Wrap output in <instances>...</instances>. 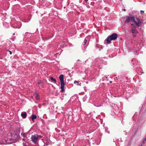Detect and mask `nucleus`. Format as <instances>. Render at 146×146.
I'll use <instances>...</instances> for the list:
<instances>
[{
  "mask_svg": "<svg viewBox=\"0 0 146 146\" xmlns=\"http://www.w3.org/2000/svg\"><path fill=\"white\" fill-rule=\"evenodd\" d=\"M130 31H131L130 33V34L133 37H136L138 32L135 26H134L133 27H131Z\"/></svg>",
  "mask_w": 146,
  "mask_h": 146,
  "instance_id": "4",
  "label": "nucleus"
},
{
  "mask_svg": "<svg viewBox=\"0 0 146 146\" xmlns=\"http://www.w3.org/2000/svg\"><path fill=\"white\" fill-rule=\"evenodd\" d=\"M42 138L41 135L38 134H35L32 135L31 137V141L35 144H36L37 141L40 139Z\"/></svg>",
  "mask_w": 146,
  "mask_h": 146,
  "instance_id": "2",
  "label": "nucleus"
},
{
  "mask_svg": "<svg viewBox=\"0 0 146 146\" xmlns=\"http://www.w3.org/2000/svg\"><path fill=\"white\" fill-rule=\"evenodd\" d=\"M135 23L136 27H139L141 25V21L139 19L137 18L136 19H134L133 21Z\"/></svg>",
  "mask_w": 146,
  "mask_h": 146,
  "instance_id": "5",
  "label": "nucleus"
},
{
  "mask_svg": "<svg viewBox=\"0 0 146 146\" xmlns=\"http://www.w3.org/2000/svg\"><path fill=\"white\" fill-rule=\"evenodd\" d=\"M144 12V11H143L142 10H141L140 11V13H141V14H143Z\"/></svg>",
  "mask_w": 146,
  "mask_h": 146,
  "instance_id": "14",
  "label": "nucleus"
},
{
  "mask_svg": "<svg viewBox=\"0 0 146 146\" xmlns=\"http://www.w3.org/2000/svg\"><path fill=\"white\" fill-rule=\"evenodd\" d=\"M143 141H144V142L145 143V142L146 141H145V140L144 139L143 140Z\"/></svg>",
  "mask_w": 146,
  "mask_h": 146,
  "instance_id": "18",
  "label": "nucleus"
},
{
  "mask_svg": "<svg viewBox=\"0 0 146 146\" xmlns=\"http://www.w3.org/2000/svg\"><path fill=\"white\" fill-rule=\"evenodd\" d=\"M118 37V35L116 33H114L112 34L110 36H108L106 39V40L107 44H110L111 40H115Z\"/></svg>",
  "mask_w": 146,
  "mask_h": 146,
  "instance_id": "1",
  "label": "nucleus"
},
{
  "mask_svg": "<svg viewBox=\"0 0 146 146\" xmlns=\"http://www.w3.org/2000/svg\"><path fill=\"white\" fill-rule=\"evenodd\" d=\"M42 83V81L40 80H38V82L37 83L36 85H38Z\"/></svg>",
  "mask_w": 146,
  "mask_h": 146,
  "instance_id": "11",
  "label": "nucleus"
},
{
  "mask_svg": "<svg viewBox=\"0 0 146 146\" xmlns=\"http://www.w3.org/2000/svg\"><path fill=\"white\" fill-rule=\"evenodd\" d=\"M27 113L25 112H22L21 115L23 118H25L27 116Z\"/></svg>",
  "mask_w": 146,
  "mask_h": 146,
  "instance_id": "7",
  "label": "nucleus"
},
{
  "mask_svg": "<svg viewBox=\"0 0 146 146\" xmlns=\"http://www.w3.org/2000/svg\"><path fill=\"white\" fill-rule=\"evenodd\" d=\"M79 82H80V81H78L75 80V81H74V83L75 84L76 83H77L78 85H79L80 86L81 84H79Z\"/></svg>",
  "mask_w": 146,
  "mask_h": 146,
  "instance_id": "12",
  "label": "nucleus"
},
{
  "mask_svg": "<svg viewBox=\"0 0 146 146\" xmlns=\"http://www.w3.org/2000/svg\"><path fill=\"white\" fill-rule=\"evenodd\" d=\"M34 96H35L36 100H38L39 99V96L37 93H36L34 95Z\"/></svg>",
  "mask_w": 146,
  "mask_h": 146,
  "instance_id": "8",
  "label": "nucleus"
},
{
  "mask_svg": "<svg viewBox=\"0 0 146 146\" xmlns=\"http://www.w3.org/2000/svg\"><path fill=\"white\" fill-rule=\"evenodd\" d=\"M145 143L144 142V141H142L141 143H140L139 145L140 146H142L144 145Z\"/></svg>",
  "mask_w": 146,
  "mask_h": 146,
  "instance_id": "13",
  "label": "nucleus"
},
{
  "mask_svg": "<svg viewBox=\"0 0 146 146\" xmlns=\"http://www.w3.org/2000/svg\"><path fill=\"white\" fill-rule=\"evenodd\" d=\"M88 1V0H85V1L86 2H87V1Z\"/></svg>",
  "mask_w": 146,
  "mask_h": 146,
  "instance_id": "19",
  "label": "nucleus"
},
{
  "mask_svg": "<svg viewBox=\"0 0 146 146\" xmlns=\"http://www.w3.org/2000/svg\"><path fill=\"white\" fill-rule=\"evenodd\" d=\"M59 78L60 80L61 83V92H63L64 91V87L65 85V84L64 80V75L63 74H61L60 75L59 77Z\"/></svg>",
  "mask_w": 146,
  "mask_h": 146,
  "instance_id": "3",
  "label": "nucleus"
},
{
  "mask_svg": "<svg viewBox=\"0 0 146 146\" xmlns=\"http://www.w3.org/2000/svg\"><path fill=\"white\" fill-rule=\"evenodd\" d=\"M50 80L53 81L55 83H56V79L55 78H54L52 77H50Z\"/></svg>",
  "mask_w": 146,
  "mask_h": 146,
  "instance_id": "10",
  "label": "nucleus"
},
{
  "mask_svg": "<svg viewBox=\"0 0 146 146\" xmlns=\"http://www.w3.org/2000/svg\"><path fill=\"white\" fill-rule=\"evenodd\" d=\"M134 19V17L133 16L128 17L125 21L126 23H128L131 21H133Z\"/></svg>",
  "mask_w": 146,
  "mask_h": 146,
  "instance_id": "6",
  "label": "nucleus"
},
{
  "mask_svg": "<svg viewBox=\"0 0 146 146\" xmlns=\"http://www.w3.org/2000/svg\"><path fill=\"white\" fill-rule=\"evenodd\" d=\"M9 53L10 54H12V52L11 51H9Z\"/></svg>",
  "mask_w": 146,
  "mask_h": 146,
  "instance_id": "16",
  "label": "nucleus"
},
{
  "mask_svg": "<svg viewBox=\"0 0 146 146\" xmlns=\"http://www.w3.org/2000/svg\"><path fill=\"white\" fill-rule=\"evenodd\" d=\"M61 108H62V109H63V107H62Z\"/></svg>",
  "mask_w": 146,
  "mask_h": 146,
  "instance_id": "22",
  "label": "nucleus"
},
{
  "mask_svg": "<svg viewBox=\"0 0 146 146\" xmlns=\"http://www.w3.org/2000/svg\"><path fill=\"white\" fill-rule=\"evenodd\" d=\"M123 10H124V11H125V9H123Z\"/></svg>",
  "mask_w": 146,
  "mask_h": 146,
  "instance_id": "21",
  "label": "nucleus"
},
{
  "mask_svg": "<svg viewBox=\"0 0 146 146\" xmlns=\"http://www.w3.org/2000/svg\"><path fill=\"white\" fill-rule=\"evenodd\" d=\"M77 61H80L79 60H77Z\"/></svg>",
  "mask_w": 146,
  "mask_h": 146,
  "instance_id": "20",
  "label": "nucleus"
},
{
  "mask_svg": "<svg viewBox=\"0 0 146 146\" xmlns=\"http://www.w3.org/2000/svg\"><path fill=\"white\" fill-rule=\"evenodd\" d=\"M86 41H87L86 40V39H85V40H84V44H85L86 43Z\"/></svg>",
  "mask_w": 146,
  "mask_h": 146,
  "instance_id": "15",
  "label": "nucleus"
},
{
  "mask_svg": "<svg viewBox=\"0 0 146 146\" xmlns=\"http://www.w3.org/2000/svg\"><path fill=\"white\" fill-rule=\"evenodd\" d=\"M36 117H37L36 115H34V114L32 115L31 117L32 121H34V119H36Z\"/></svg>",
  "mask_w": 146,
  "mask_h": 146,
  "instance_id": "9",
  "label": "nucleus"
},
{
  "mask_svg": "<svg viewBox=\"0 0 146 146\" xmlns=\"http://www.w3.org/2000/svg\"><path fill=\"white\" fill-rule=\"evenodd\" d=\"M131 25L132 26V27H133V26H134L133 24H131Z\"/></svg>",
  "mask_w": 146,
  "mask_h": 146,
  "instance_id": "17",
  "label": "nucleus"
}]
</instances>
